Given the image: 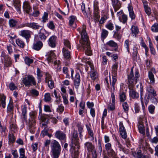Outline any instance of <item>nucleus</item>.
Returning <instances> with one entry per match:
<instances>
[{"label": "nucleus", "mask_w": 158, "mask_h": 158, "mask_svg": "<svg viewBox=\"0 0 158 158\" xmlns=\"http://www.w3.org/2000/svg\"><path fill=\"white\" fill-rule=\"evenodd\" d=\"M77 30L81 35V39L80 40V42L81 47L85 51L86 54L90 55L91 51L88 41L89 38L86 33V26L83 24L82 27L78 28Z\"/></svg>", "instance_id": "1"}, {"label": "nucleus", "mask_w": 158, "mask_h": 158, "mask_svg": "<svg viewBox=\"0 0 158 158\" xmlns=\"http://www.w3.org/2000/svg\"><path fill=\"white\" fill-rule=\"evenodd\" d=\"M71 144L70 145L71 150L74 151V156L77 157L78 155L79 149V139L78 138L77 132L76 131L74 130L72 132Z\"/></svg>", "instance_id": "2"}, {"label": "nucleus", "mask_w": 158, "mask_h": 158, "mask_svg": "<svg viewBox=\"0 0 158 158\" xmlns=\"http://www.w3.org/2000/svg\"><path fill=\"white\" fill-rule=\"evenodd\" d=\"M133 69V67L131 68L129 74L128 75V87L130 88L134 87L136 83L140 76L138 70H136L135 73V77L134 76Z\"/></svg>", "instance_id": "3"}, {"label": "nucleus", "mask_w": 158, "mask_h": 158, "mask_svg": "<svg viewBox=\"0 0 158 158\" xmlns=\"http://www.w3.org/2000/svg\"><path fill=\"white\" fill-rule=\"evenodd\" d=\"M52 156L53 158H58L61 151V147L59 143L53 140L51 144Z\"/></svg>", "instance_id": "4"}, {"label": "nucleus", "mask_w": 158, "mask_h": 158, "mask_svg": "<svg viewBox=\"0 0 158 158\" xmlns=\"http://www.w3.org/2000/svg\"><path fill=\"white\" fill-rule=\"evenodd\" d=\"M117 68L118 64L116 63L113 65L112 68V80H111L110 76L111 87L113 88V90L114 89V85L117 80Z\"/></svg>", "instance_id": "5"}, {"label": "nucleus", "mask_w": 158, "mask_h": 158, "mask_svg": "<svg viewBox=\"0 0 158 158\" xmlns=\"http://www.w3.org/2000/svg\"><path fill=\"white\" fill-rule=\"evenodd\" d=\"M23 83L25 86L36 85V82L34 77L31 75H28L27 77L23 78Z\"/></svg>", "instance_id": "6"}, {"label": "nucleus", "mask_w": 158, "mask_h": 158, "mask_svg": "<svg viewBox=\"0 0 158 158\" xmlns=\"http://www.w3.org/2000/svg\"><path fill=\"white\" fill-rule=\"evenodd\" d=\"M56 138L59 140L62 143L63 142H65L66 140V135L65 132L60 130H57L55 133Z\"/></svg>", "instance_id": "7"}, {"label": "nucleus", "mask_w": 158, "mask_h": 158, "mask_svg": "<svg viewBox=\"0 0 158 158\" xmlns=\"http://www.w3.org/2000/svg\"><path fill=\"white\" fill-rule=\"evenodd\" d=\"M113 88L111 87L110 89V92L111 93V98L112 103H110L108 106V108L110 110L113 111L115 109V97L114 94V92L115 90V88H114V89L113 90Z\"/></svg>", "instance_id": "8"}, {"label": "nucleus", "mask_w": 158, "mask_h": 158, "mask_svg": "<svg viewBox=\"0 0 158 158\" xmlns=\"http://www.w3.org/2000/svg\"><path fill=\"white\" fill-rule=\"evenodd\" d=\"M32 32L28 30H23L20 31L19 35L24 38L27 41L31 38Z\"/></svg>", "instance_id": "9"}, {"label": "nucleus", "mask_w": 158, "mask_h": 158, "mask_svg": "<svg viewBox=\"0 0 158 158\" xmlns=\"http://www.w3.org/2000/svg\"><path fill=\"white\" fill-rule=\"evenodd\" d=\"M1 56L3 57L4 62V67H9L11 66L12 64V61L10 58L7 55H5L4 52H2Z\"/></svg>", "instance_id": "10"}, {"label": "nucleus", "mask_w": 158, "mask_h": 158, "mask_svg": "<svg viewBox=\"0 0 158 158\" xmlns=\"http://www.w3.org/2000/svg\"><path fill=\"white\" fill-rule=\"evenodd\" d=\"M119 131L121 137L124 139H126L127 137V132L122 122L119 123Z\"/></svg>", "instance_id": "11"}, {"label": "nucleus", "mask_w": 158, "mask_h": 158, "mask_svg": "<svg viewBox=\"0 0 158 158\" xmlns=\"http://www.w3.org/2000/svg\"><path fill=\"white\" fill-rule=\"evenodd\" d=\"M152 72L155 73H156L155 69L152 68L151 71H149L148 72V76L150 80V81L148 82L149 84L153 85L155 82V79Z\"/></svg>", "instance_id": "12"}, {"label": "nucleus", "mask_w": 158, "mask_h": 158, "mask_svg": "<svg viewBox=\"0 0 158 158\" xmlns=\"http://www.w3.org/2000/svg\"><path fill=\"white\" fill-rule=\"evenodd\" d=\"M27 108L26 104L22 106V116L21 119L23 123L27 121Z\"/></svg>", "instance_id": "13"}, {"label": "nucleus", "mask_w": 158, "mask_h": 158, "mask_svg": "<svg viewBox=\"0 0 158 158\" xmlns=\"http://www.w3.org/2000/svg\"><path fill=\"white\" fill-rule=\"evenodd\" d=\"M80 76L78 72L76 73L74 80V85L76 89H78L80 83Z\"/></svg>", "instance_id": "14"}, {"label": "nucleus", "mask_w": 158, "mask_h": 158, "mask_svg": "<svg viewBox=\"0 0 158 158\" xmlns=\"http://www.w3.org/2000/svg\"><path fill=\"white\" fill-rule=\"evenodd\" d=\"M89 65L91 68V71L90 72L91 77L92 80H95L97 78V73L94 70V66L92 64L90 63Z\"/></svg>", "instance_id": "15"}, {"label": "nucleus", "mask_w": 158, "mask_h": 158, "mask_svg": "<svg viewBox=\"0 0 158 158\" xmlns=\"http://www.w3.org/2000/svg\"><path fill=\"white\" fill-rule=\"evenodd\" d=\"M46 77L45 78V81L46 82L48 83V87L51 89H52L54 86V82L52 80H50L51 76L49 74L46 73Z\"/></svg>", "instance_id": "16"}, {"label": "nucleus", "mask_w": 158, "mask_h": 158, "mask_svg": "<svg viewBox=\"0 0 158 158\" xmlns=\"http://www.w3.org/2000/svg\"><path fill=\"white\" fill-rule=\"evenodd\" d=\"M132 155L134 157L136 158H151L149 156L143 154L140 150H139L137 152H133Z\"/></svg>", "instance_id": "17"}, {"label": "nucleus", "mask_w": 158, "mask_h": 158, "mask_svg": "<svg viewBox=\"0 0 158 158\" xmlns=\"http://www.w3.org/2000/svg\"><path fill=\"white\" fill-rule=\"evenodd\" d=\"M29 27L33 29L43 30L42 27L38 23L35 22L29 23Z\"/></svg>", "instance_id": "18"}, {"label": "nucleus", "mask_w": 158, "mask_h": 158, "mask_svg": "<svg viewBox=\"0 0 158 158\" xmlns=\"http://www.w3.org/2000/svg\"><path fill=\"white\" fill-rule=\"evenodd\" d=\"M130 89L129 91V95L133 98H137L139 97V94L134 89V87L130 88L128 87Z\"/></svg>", "instance_id": "19"}, {"label": "nucleus", "mask_w": 158, "mask_h": 158, "mask_svg": "<svg viewBox=\"0 0 158 158\" xmlns=\"http://www.w3.org/2000/svg\"><path fill=\"white\" fill-rule=\"evenodd\" d=\"M56 37L55 36L51 37L48 40V44L52 48H55L56 46Z\"/></svg>", "instance_id": "20"}, {"label": "nucleus", "mask_w": 158, "mask_h": 158, "mask_svg": "<svg viewBox=\"0 0 158 158\" xmlns=\"http://www.w3.org/2000/svg\"><path fill=\"white\" fill-rule=\"evenodd\" d=\"M63 56L66 60H69L71 58L70 52L65 48H64L62 50Z\"/></svg>", "instance_id": "21"}, {"label": "nucleus", "mask_w": 158, "mask_h": 158, "mask_svg": "<svg viewBox=\"0 0 158 158\" xmlns=\"http://www.w3.org/2000/svg\"><path fill=\"white\" fill-rule=\"evenodd\" d=\"M13 4L15 7L17 11L20 14L21 13L20 10V0H13Z\"/></svg>", "instance_id": "22"}, {"label": "nucleus", "mask_w": 158, "mask_h": 158, "mask_svg": "<svg viewBox=\"0 0 158 158\" xmlns=\"http://www.w3.org/2000/svg\"><path fill=\"white\" fill-rule=\"evenodd\" d=\"M23 7L24 10L28 14H29L31 10V7L30 6L29 3L27 2H25L23 3Z\"/></svg>", "instance_id": "23"}, {"label": "nucleus", "mask_w": 158, "mask_h": 158, "mask_svg": "<svg viewBox=\"0 0 158 158\" xmlns=\"http://www.w3.org/2000/svg\"><path fill=\"white\" fill-rule=\"evenodd\" d=\"M112 5L115 10H117L121 7V4L118 0H111Z\"/></svg>", "instance_id": "24"}, {"label": "nucleus", "mask_w": 158, "mask_h": 158, "mask_svg": "<svg viewBox=\"0 0 158 158\" xmlns=\"http://www.w3.org/2000/svg\"><path fill=\"white\" fill-rule=\"evenodd\" d=\"M128 8L129 12V16L131 19H134L135 17V15L133 10L132 6L130 5H128Z\"/></svg>", "instance_id": "25"}, {"label": "nucleus", "mask_w": 158, "mask_h": 158, "mask_svg": "<svg viewBox=\"0 0 158 158\" xmlns=\"http://www.w3.org/2000/svg\"><path fill=\"white\" fill-rule=\"evenodd\" d=\"M43 46L42 42L40 41H38L33 44V49L38 51L40 50Z\"/></svg>", "instance_id": "26"}, {"label": "nucleus", "mask_w": 158, "mask_h": 158, "mask_svg": "<svg viewBox=\"0 0 158 158\" xmlns=\"http://www.w3.org/2000/svg\"><path fill=\"white\" fill-rule=\"evenodd\" d=\"M6 97L2 94H0V106L3 108L6 107Z\"/></svg>", "instance_id": "27"}, {"label": "nucleus", "mask_w": 158, "mask_h": 158, "mask_svg": "<svg viewBox=\"0 0 158 158\" xmlns=\"http://www.w3.org/2000/svg\"><path fill=\"white\" fill-rule=\"evenodd\" d=\"M85 147L87 149L88 151L92 152L94 150V147L92 143L89 142H86L85 144Z\"/></svg>", "instance_id": "28"}, {"label": "nucleus", "mask_w": 158, "mask_h": 158, "mask_svg": "<svg viewBox=\"0 0 158 158\" xmlns=\"http://www.w3.org/2000/svg\"><path fill=\"white\" fill-rule=\"evenodd\" d=\"M147 91L148 93V95L150 96L152 95L156 96V93L153 88L152 86H148L147 88Z\"/></svg>", "instance_id": "29"}, {"label": "nucleus", "mask_w": 158, "mask_h": 158, "mask_svg": "<svg viewBox=\"0 0 158 158\" xmlns=\"http://www.w3.org/2000/svg\"><path fill=\"white\" fill-rule=\"evenodd\" d=\"M13 109L14 106L13 102L11 101H9V102L7 105V112H10L11 114H13Z\"/></svg>", "instance_id": "30"}, {"label": "nucleus", "mask_w": 158, "mask_h": 158, "mask_svg": "<svg viewBox=\"0 0 158 158\" xmlns=\"http://www.w3.org/2000/svg\"><path fill=\"white\" fill-rule=\"evenodd\" d=\"M47 55L48 57L47 58V59L49 62L51 61L52 58H55L56 57V55L54 53L53 51H52L48 52L47 54Z\"/></svg>", "instance_id": "31"}, {"label": "nucleus", "mask_w": 158, "mask_h": 158, "mask_svg": "<svg viewBox=\"0 0 158 158\" xmlns=\"http://www.w3.org/2000/svg\"><path fill=\"white\" fill-rule=\"evenodd\" d=\"M98 4V2L96 0H95L94 4V12L96 15H97L99 13Z\"/></svg>", "instance_id": "32"}, {"label": "nucleus", "mask_w": 158, "mask_h": 158, "mask_svg": "<svg viewBox=\"0 0 158 158\" xmlns=\"http://www.w3.org/2000/svg\"><path fill=\"white\" fill-rule=\"evenodd\" d=\"M16 42L17 45L21 48H23L25 46L24 42L20 39H17L16 40Z\"/></svg>", "instance_id": "33"}, {"label": "nucleus", "mask_w": 158, "mask_h": 158, "mask_svg": "<svg viewBox=\"0 0 158 158\" xmlns=\"http://www.w3.org/2000/svg\"><path fill=\"white\" fill-rule=\"evenodd\" d=\"M138 48H137L136 47H134L133 48V52L132 53V58L133 60H135L137 59V54H138Z\"/></svg>", "instance_id": "34"}, {"label": "nucleus", "mask_w": 158, "mask_h": 158, "mask_svg": "<svg viewBox=\"0 0 158 158\" xmlns=\"http://www.w3.org/2000/svg\"><path fill=\"white\" fill-rule=\"evenodd\" d=\"M120 101L121 102H124L126 99V96L124 92H120L119 94Z\"/></svg>", "instance_id": "35"}, {"label": "nucleus", "mask_w": 158, "mask_h": 158, "mask_svg": "<svg viewBox=\"0 0 158 158\" xmlns=\"http://www.w3.org/2000/svg\"><path fill=\"white\" fill-rule=\"evenodd\" d=\"M40 30L38 34V37L39 38V39L41 40L42 41H44L46 39L47 36L41 32Z\"/></svg>", "instance_id": "36"}, {"label": "nucleus", "mask_w": 158, "mask_h": 158, "mask_svg": "<svg viewBox=\"0 0 158 158\" xmlns=\"http://www.w3.org/2000/svg\"><path fill=\"white\" fill-rule=\"evenodd\" d=\"M132 35L133 36H136V35L138 34L139 32V29L137 27L132 26L131 28Z\"/></svg>", "instance_id": "37"}, {"label": "nucleus", "mask_w": 158, "mask_h": 158, "mask_svg": "<svg viewBox=\"0 0 158 158\" xmlns=\"http://www.w3.org/2000/svg\"><path fill=\"white\" fill-rule=\"evenodd\" d=\"M33 9L34 11L32 15L34 17L38 16L40 14L38 8L36 6H34Z\"/></svg>", "instance_id": "38"}, {"label": "nucleus", "mask_w": 158, "mask_h": 158, "mask_svg": "<svg viewBox=\"0 0 158 158\" xmlns=\"http://www.w3.org/2000/svg\"><path fill=\"white\" fill-rule=\"evenodd\" d=\"M9 23L10 27H13L17 25V22L15 20L11 19L9 20Z\"/></svg>", "instance_id": "39"}, {"label": "nucleus", "mask_w": 158, "mask_h": 158, "mask_svg": "<svg viewBox=\"0 0 158 158\" xmlns=\"http://www.w3.org/2000/svg\"><path fill=\"white\" fill-rule=\"evenodd\" d=\"M108 34V32L106 30L103 29L102 30V32L101 35V37L103 40L107 36Z\"/></svg>", "instance_id": "40"}, {"label": "nucleus", "mask_w": 158, "mask_h": 158, "mask_svg": "<svg viewBox=\"0 0 158 158\" xmlns=\"http://www.w3.org/2000/svg\"><path fill=\"white\" fill-rule=\"evenodd\" d=\"M114 34L113 36L115 39L119 40L121 39L122 34L119 32L115 31H114Z\"/></svg>", "instance_id": "41"}, {"label": "nucleus", "mask_w": 158, "mask_h": 158, "mask_svg": "<svg viewBox=\"0 0 158 158\" xmlns=\"http://www.w3.org/2000/svg\"><path fill=\"white\" fill-rule=\"evenodd\" d=\"M106 44L108 46L112 47H116L117 46V44L112 40H110L107 42Z\"/></svg>", "instance_id": "42"}, {"label": "nucleus", "mask_w": 158, "mask_h": 158, "mask_svg": "<svg viewBox=\"0 0 158 158\" xmlns=\"http://www.w3.org/2000/svg\"><path fill=\"white\" fill-rule=\"evenodd\" d=\"M24 61L25 63L28 65H30L31 64H32L33 62V60L31 59L28 57L26 56L24 58Z\"/></svg>", "instance_id": "43"}, {"label": "nucleus", "mask_w": 158, "mask_h": 158, "mask_svg": "<svg viewBox=\"0 0 158 158\" xmlns=\"http://www.w3.org/2000/svg\"><path fill=\"white\" fill-rule=\"evenodd\" d=\"M64 110V107L62 104L59 105L56 109V111L60 114H62Z\"/></svg>", "instance_id": "44"}, {"label": "nucleus", "mask_w": 158, "mask_h": 158, "mask_svg": "<svg viewBox=\"0 0 158 158\" xmlns=\"http://www.w3.org/2000/svg\"><path fill=\"white\" fill-rule=\"evenodd\" d=\"M48 123V119H44L42 121L41 124L43 129H48L47 128V124Z\"/></svg>", "instance_id": "45"}, {"label": "nucleus", "mask_w": 158, "mask_h": 158, "mask_svg": "<svg viewBox=\"0 0 158 158\" xmlns=\"http://www.w3.org/2000/svg\"><path fill=\"white\" fill-rule=\"evenodd\" d=\"M31 95L37 97L39 95V92L35 89H31L30 91Z\"/></svg>", "instance_id": "46"}, {"label": "nucleus", "mask_w": 158, "mask_h": 158, "mask_svg": "<svg viewBox=\"0 0 158 158\" xmlns=\"http://www.w3.org/2000/svg\"><path fill=\"white\" fill-rule=\"evenodd\" d=\"M152 31L154 32H158V23H155L151 27Z\"/></svg>", "instance_id": "47"}, {"label": "nucleus", "mask_w": 158, "mask_h": 158, "mask_svg": "<svg viewBox=\"0 0 158 158\" xmlns=\"http://www.w3.org/2000/svg\"><path fill=\"white\" fill-rule=\"evenodd\" d=\"M138 129L139 131V132L142 134H144V128L143 125L141 124H139L138 126Z\"/></svg>", "instance_id": "48"}, {"label": "nucleus", "mask_w": 158, "mask_h": 158, "mask_svg": "<svg viewBox=\"0 0 158 158\" xmlns=\"http://www.w3.org/2000/svg\"><path fill=\"white\" fill-rule=\"evenodd\" d=\"M144 10L146 14L148 16H150L151 14V10L150 8L148 7V5L146 4L144 5Z\"/></svg>", "instance_id": "49"}, {"label": "nucleus", "mask_w": 158, "mask_h": 158, "mask_svg": "<svg viewBox=\"0 0 158 158\" xmlns=\"http://www.w3.org/2000/svg\"><path fill=\"white\" fill-rule=\"evenodd\" d=\"M44 100L46 102H48L50 101L51 98L49 93H47L45 94L44 96Z\"/></svg>", "instance_id": "50"}, {"label": "nucleus", "mask_w": 158, "mask_h": 158, "mask_svg": "<svg viewBox=\"0 0 158 158\" xmlns=\"http://www.w3.org/2000/svg\"><path fill=\"white\" fill-rule=\"evenodd\" d=\"M19 157H26L25 155V150L23 148H21L19 149Z\"/></svg>", "instance_id": "51"}, {"label": "nucleus", "mask_w": 158, "mask_h": 158, "mask_svg": "<svg viewBox=\"0 0 158 158\" xmlns=\"http://www.w3.org/2000/svg\"><path fill=\"white\" fill-rule=\"evenodd\" d=\"M48 129H44L41 131V135L43 137H44L45 135H48H48Z\"/></svg>", "instance_id": "52"}, {"label": "nucleus", "mask_w": 158, "mask_h": 158, "mask_svg": "<svg viewBox=\"0 0 158 158\" xmlns=\"http://www.w3.org/2000/svg\"><path fill=\"white\" fill-rule=\"evenodd\" d=\"M122 106L124 110L127 112L129 110V106L127 102H124L122 104Z\"/></svg>", "instance_id": "53"}, {"label": "nucleus", "mask_w": 158, "mask_h": 158, "mask_svg": "<svg viewBox=\"0 0 158 158\" xmlns=\"http://www.w3.org/2000/svg\"><path fill=\"white\" fill-rule=\"evenodd\" d=\"M29 115L30 117L31 118L32 122L33 123H35V121L34 120L35 117L36 113L33 111H31Z\"/></svg>", "instance_id": "54"}, {"label": "nucleus", "mask_w": 158, "mask_h": 158, "mask_svg": "<svg viewBox=\"0 0 158 158\" xmlns=\"http://www.w3.org/2000/svg\"><path fill=\"white\" fill-rule=\"evenodd\" d=\"M6 129V126L5 125H2L1 122L0 121V131L2 133H5Z\"/></svg>", "instance_id": "55"}, {"label": "nucleus", "mask_w": 158, "mask_h": 158, "mask_svg": "<svg viewBox=\"0 0 158 158\" xmlns=\"http://www.w3.org/2000/svg\"><path fill=\"white\" fill-rule=\"evenodd\" d=\"M106 27L109 30L112 31L114 28V26L112 23H110L106 25Z\"/></svg>", "instance_id": "56"}, {"label": "nucleus", "mask_w": 158, "mask_h": 158, "mask_svg": "<svg viewBox=\"0 0 158 158\" xmlns=\"http://www.w3.org/2000/svg\"><path fill=\"white\" fill-rule=\"evenodd\" d=\"M155 108V106L152 105H151L149 106L148 109L149 112L150 113L153 114L154 112Z\"/></svg>", "instance_id": "57"}, {"label": "nucleus", "mask_w": 158, "mask_h": 158, "mask_svg": "<svg viewBox=\"0 0 158 158\" xmlns=\"http://www.w3.org/2000/svg\"><path fill=\"white\" fill-rule=\"evenodd\" d=\"M15 137L13 134H9V141L11 143H13L15 140Z\"/></svg>", "instance_id": "58"}, {"label": "nucleus", "mask_w": 158, "mask_h": 158, "mask_svg": "<svg viewBox=\"0 0 158 158\" xmlns=\"http://www.w3.org/2000/svg\"><path fill=\"white\" fill-rule=\"evenodd\" d=\"M75 20V17L74 16H71L70 17L69 20V25L70 26H72L73 25L74 23Z\"/></svg>", "instance_id": "59"}, {"label": "nucleus", "mask_w": 158, "mask_h": 158, "mask_svg": "<svg viewBox=\"0 0 158 158\" xmlns=\"http://www.w3.org/2000/svg\"><path fill=\"white\" fill-rule=\"evenodd\" d=\"M81 9L82 12L84 15H86L87 14L85 10V3L82 2L81 6Z\"/></svg>", "instance_id": "60"}, {"label": "nucleus", "mask_w": 158, "mask_h": 158, "mask_svg": "<svg viewBox=\"0 0 158 158\" xmlns=\"http://www.w3.org/2000/svg\"><path fill=\"white\" fill-rule=\"evenodd\" d=\"M48 13L46 12H44L43 16H42V21L43 22H45L48 20Z\"/></svg>", "instance_id": "61"}, {"label": "nucleus", "mask_w": 158, "mask_h": 158, "mask_svg": "<svg viewBox=\"0 0 158 158\" xmlns=\"http://www.w3.org/2000/svg\"><path fill=\"white\" fill-rule=\"evenodd\" d=\"M122 22L123 23L125 24L127 22V15L125 14H123L122 15Z\"/></svg>", "instance_id": "62"}, {"label": "nucleus", "mask_w": 158, "mask_h": 158, "mask_svg": "<svg viewBox=\"0 0 158 158\" xmlns=\"http://www.w3.org/2000/svg\"><path fill=\"white\" fill-rule=\"evenodd\" d=\"M134 105L135 113H138L140 111V107L138 105V104L137 103H135L134 104Z\"/></svg>", "instance_id": "63"}, {"label": "nucleus", "mask_w": 158, "mask_h": 158, "mask_svg": "<svg viewBox=\"0 0 158 158\" xmlns=\"http://www.w3.org/2000/svg\"><path fill=\"white\" fill-rule=\"evenodd\" d=\"M37 78H41L43 76L42 72L38 68L37 69Z\"/></svg>", "instance_id": "64"}]
</instances>
